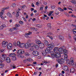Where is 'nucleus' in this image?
I'll return each mask as SVG.
<instances>
[{
	"mask_svg": "<svg viewBox=\"0 0 76 76\" xmlns=\"http://www.w3.org/2000/svg\"><path fill=\"white\" fill-rule=\"evenodd\" d=\"M54 53L55 54V56L57 58H60L61 57V54L63 53V50L62 48H58V47H56L54 49Z\"/></svg>",
	"mask_w": 76,
	"mask_h": 76,
	"instance_id": "nucleus-1",
	"label": "nucleus"
},
{
	"mask_svg": "<svg viewBox=\"0 0 76 76\" xmlns=\"http://www.w3.org/2000/svg\"><path fill=\"white\" fill-rule=\"evenodd\" d=\"M26 43H20V42L19 41H18L17 43V44L19 47L20 48H23V47H25Z\"/></svg>",
	"mask_w": 76,
	"mask_h": 76,
	"instance_id": "nucleus-2",
	"label": "nucleus"
},
{
	"mask_svg": "<svg viewBox=\"0 0 76 76\" xmlns=\"http://www.w3.org/2000/svg\"><path fill=\"white\" fill-rule=\"evenodd\" d=\"M57 61L60 64H64V62H65V60L64 59L61 58L60 59H57Z\"/></svg>",
	"mask_w": 76,
	"mask_h": 76,
	"instance_id": "nucleus-3",
	"label": "nucleus"
},
{
	"mask_svg": "<svg viewBox=\"0 0 76 76\" xmlns=\"http://www.w3.org/2000/svg\"><path fill=\"white\" fill-rule=\"evenodd\" d=\"M9 9V7H7L3 9L2 10H1V12H0V15H3V13H4V10H7V9Z\"/></svg>",
	"mask_w": 76,
	"mask_h": 76,
	"instance_id": "nucleus-4",
	"label": "nucleus"
},
{
	"mask_svg": "<svg viewBox=\"0 0 76 76\" xmlns=\"http://www.w3.org/2000/svg\"><path fill=\"white\" fill-rule=\"evenodd\" d=\"M2 47H6L7 46V44H8V42L4 41L2 42Z\"/></svg>",
	"mask_w": 76,
	"mask_h": 76,
	"instance_id": "nucleus-5",
	"label": "nucleus"
},
{
	"mask_svg": "<svg viewBox=\"0 0 76 76\" xmlns=\"http://www.w3.org/2000/svg\"><path fill=\"white\" fill-rule=\"evenodd\" d=\"M48 46L49 47L48 48L50 50H52V49H53V48H54V45L53 43H52L49 45Z\"/></svg>",
	"mask_w": 76,
	"mask_h": 76,
	"instance_id": "nucleus-6",
	"label": "nucleus"
},
{
	"mask_svg": "<svg viewBox=\"0 0 76 76\" xmlns=\"http://www.w3.org/2000/svg\"><path fill=\"white\" fill-rule=\"evenodd\" d=\"M12 44L11 43H9L7 45V48L8 50H11L12 48Z\"/></svg>",
	"mask_w": 76,
	"mask_h": 76,
	"instance_id": "nucleus-7",
	"label": "nucleus"
},
{
	"mask_svg": "<svg viewBox=\"0 0 76 76\" xmlns=\"http://www.w3.org/2000/svg\"><path fill=\"white\" fill-rule=\"evenodd\" d=\"M33 54L34 55V56H37L39 55V52L36 50L34 51L33 52Z\"/></svg>",
	"mask_w": 76,
	"mask_h": 76,
	"instance_id": "nucleus-8",
	"label": "nucleus"
},
{
	"mask_svg": "<svg viewBox=\"0 0 76 76\" xmlns=\"http://www.w3.org/2000/svg\"><path fill=\"white\" fill-rule=\"evenodd\" d=\"M70 61L71 63V64L72 66H73V65L75 63H74V58L73 57H71L70 58Z\"/></svg>",
	"mask_w": 76,
	"mask_h": 76,
	"instance_id": "nucleus-9",
	"label": "nucleus"
},
{
	"mask_svg": "<svg viewBox=\"0 0 76 76\" xmlns=\"http://www.w3.org/2000/svg\"><path fill=\"white\" fill-rule=\"evenodd\" d=\"M25 44V48L28 49L30 47V44H29V43H26Z\"/></svg>",
	"mask_w": 76,
	"mask_h": 76,
	"instance_id": "nucleus-10",
	"label": "nucleus"
},
{
	"mask_svg": "<svg viewBox=\"0 0 76 76\" xmlns=\"http://www.w3.org/2000/svg\"><path fill=\"white\" fill-rule=\"evenodd\" d=\"M39 47L40 48H43L44 47V44L42 43H41L39 45Z\"/></svg>",
	"mask_w": 76,
	"mask_h": 76,
	"instance_id": "nucleus-11",
	"label": "nucleus"
},
{
	"mask_svg": "<svg viewBox=\"0 0 76 76\" xmlns=\"http://www.w3.org/2000/svg\"><path fill=\"white\" fill-rule=\"evenodd\" d=\"M63 70L64 71H67L68 70V66H64L63 67Z\"/></svg>",
	"mask_w": 76,
	"mask_h": 76,
	"instance_id": "nucleus-12",
	"label": "nucleus"
},
{
	"mask_svg": "<svg viewBox=\"0 0 76 76\" xmlns=\"http://www.w3.org/2000/svg\"><path fill=\"white\" fill-rule=\"evenodd\" d=\"M6 61L8 63H10V62H11V60H10V59L9 57H7L6 58Z\"/></svg>",
	"mask_w": 76,
	"mask_h": 76,
	"instance_id": "nucleus-13",
	"label": "nucleus"
},
{
	"mask_svg": "<svg viewBox=\"0 0 76 76\" xmlns=\"http://www.w3.org/2000/svg\"><path fill=\"white\" fill-rule=\"evenodd\" d=\"M30 47H34L35 45L36 44H35L34 43L31 42L29 43Z\"/></svg>",
	"mask_w": 76,
	"mask_h": 76,
	"instance_id": "nucleus-14",
	"label": "nucleus"
},
{
	"mask_svg": "<svg viewBox=\"0 0 76 76\" xmlns=\"http://www.w3.org/2000/svg\"><path fill=\"white\" fill-rule=\"evenodd\" d=\"M35 42L37 44H39V45L41 44V41L38 39L36 40Z\"/></svg>",
	"mask_w": 76,
	"mask_h": 76,
	"instance_id": "nucleus-15",
	"label": "nucleus"
},
{
	"mask_svg": "<svg viewBox=\"0 0 76 76\" xmlns=\"http://www.w3.org/2000/svg\"><path fill=\"white\" fill-rule=\"evenodd\" d=\"M51 56L52 57H53V58H54V57H55V53H54V52H52L51 53Z\"/></svg>",
	"mask_w": 76,
	"mask_h": 76,
	"instance_id": "nucleus-16",
	"label": "nucleus"
},
{
	"mask_svg": "<svg viewBox=\"0 0 76 76\" xmlns=\"http://www.w3.org/2000/svg\"><path fill=\"white\" fill-rule=\"evenodd\" d=\"M15 55L16 54H15V53H12L10 54L9 56V57H13L14 56H15Z\"/></svg>",
	"mask_w": 76,
	"mask_h": 76,
	"instance_id": "nucleus-17",
	"label": "nucleus"
},
{
	"mask_svg": "<svg viewBox=\"0 0 76 76\" xmlns=\"http://www.w3.org/2000/svg\"><path fill=\"white\" fill-rule=\"evenodd\" d=\"M16 54L15 55V56H12V60H13V61H15L16 60Z\"/></svg>",
	"mask_w": 76,
	"mask_h": 76,
	"instance_id": "nucleus-18",
	"label": "nucleus"
},
{
	"mask_svg": "<svg viewBox=\"0 0 76 76\" xmlns=\"http://www.w3.org/2000/svg\"><path fill=\"white\" fill-rule=\"evenodd\" d=\"M62 47V49H63V51L64 54H66V53H67V50H66L64 49V48H63V47H64V46H63Z\"/></svg>",
	"mask_w": 76,
	"mask_h": 76,
	"instance_id": "nucleus-19",
	"label": "nucleus"
},
{
	"mask_svg": "<svg viewBox=\"0 0 76 76\" xmlns=\"http://www.w3.org/2000/svg\"><path fill=\"white\" fill-rule=\"evenodd\" d=\"M18 57L20 58H23L24 57L23 55L20 54L18 55Z\"/></svg>",
	"mask_w": 76,
	"mask_h": 76,
	"instance_id": "nucleus-20",
	"label": "nucleus"
},
{
	"mask_svg": "<svg viewBox=\"0 0 76 76\" xmlns=\"http://www.w3.org/2000/svg\"><path fill=\"white\" fill-rule=\"evenodd\" d=\"M75 69L74 68H72L70 69V72H71V73H74V72H75Z\"/></svg>",
	"mask_w": 76,
	"mask_h": 76,
	"instance_id": "nucleus-21",
	"label": "nucleus"
},
{
	"mask_svg": "<svg viewBox=\"0 0 76 76\" xmlns=\"http://www.w3.org/2000/svg\"><path fill=\"white\" fill-rule=\"evenodd\" d=\"M7 15L8 16H9L10 17V18H12V15L9 12H8L7 13Z\"/></svg>",
	"mask_w": 76,
	"mask_h": 76,
	"instance_id": "nucleus-22",
	"label": "nucleus"
},
{
	"mask_svg": "<svg viewBox=\"0 0 76 76\" xmlns=\"http://www.w3.org/2000/svg\"><path fill=\"white\" fill-rule=\"evenodd\" d=\"M59 39H60L62 41H63V40H64V37H63V36H62L59 35Z\"/></svg>",
	"mask_w": 76,
	"mask_h": 76,
	"instance_id": "nucleus-23",
	"label": "nucleus"
},
{
	"mask_svg": "<svg viewBox=\"0 0 76 76\" xmlns=\"http://www.w3.org/2000/svg\"><path fill=\"white\" fill-rule=\"evenodd\" d=\"M6 26V25L5 24H3L0 27V30H2L4 28V27Z\"/></svg>",
	"mask_w": 76,
	"mask_h": 76,
	"instance_id": "nucleus-24",
	"label": "nucleus"
},
{
	"mask_svg": "<svg viewBox=\"0 0 76 76\" xmlns=\"http://www.w3.org/2000/svg\"><path fill=\"white\" fill-rule=\"evenodd\" d=\"M6 58H4V57H3V56H1V59L0 61L1 62V61H5V59Z\"/></svg>",
	"mask_w": 76,
	"mask_h": 76,
	"instance_id": "nucleus-25",
	"label": "nucleus"
},
{
	"mask_svg": "<svg viewBox=\"0 0 76 76\" xmlns=\"http://www.w3.org/2000/svg\"><path fill=\"white\" fill-rule=\"evenodd\" d=\"M34 48L36 49L37 50H38L39 49V47L38 45H37V44H35V46H34Z\"/></svg>",
	"mask_w": 76,
	"mask_h": 76,
	"instance_id": "nucleus-26",
	"label": "nucleus"
},
{
	"mask_svg": "<svg viewBox=\"0 0 76 76\" xmlns=\"http://www.w3.org/2000/svg\"><path fill=\"white\" fill-rule=\"evenodd\" d=\"M42 54L44 56H45L47 55V52L45 51H42Z\"/></svg>",
	"mask_w": 76,
	"mask_h": 76,
	"instance_id": "nucleus-27",
	"label": "nucleus"
},
{
	"mask_svg": "<svg viewBox=\"0 0 76 76\" xmlns=\"http://www.w3.org/2000/svg\"><path fill=\"white\" fill-rule=\"evenodd\" d=\"M45 50L46 53H48V54H49V53H51V50H50L47 49Z\"/></svg>",
	"mask_w": 76,
	"mask_h": 76,
	"instance_id": "nucleus-28",
	"label": "nucleus"
},
{
	"mask_svg": "<svg viewBox=\"0 0 76 76\" xmlns=\"http://www.w3.org/2000/svg\"><path fill=\"white\" fill-rule=\"evenodd\" d=\"M31 34H32V32L29 31L28 33H26L25 34V36L26 37V35H30Z\"/></svg>",
	"mask_w": 76,
	"mask_h": 76,
	"instance_id": "nucleus-29",
	"label": "nucleus"
},
{
	"mask_svg": "<svg viewBox=\"0 0 76 76\" xmlns=\"http://www.w3.org/2000/svg\"><path fill=\"white\" fill-rule=\"evenodd\" d=\"M24 54L25 56H29L30 55L29 53L28 52H25Z\"/></svg>",
	"mask_w": 76,
	"mask_h": 76,
	"instance_id": "nucleus-30",
	"label": "nucleus"
},
{
	"mask_svg": "<svg viewBox=\"0 0 76 76\" xmlns=\"http://www.w3.org/2000/svg\"><path fill=\"white\" fill-rule=\"evenodd\" d=\"M16 12L17 13L16 14V17L18 18L19 16V11L17 10Z\"/></svg>",
	"mask_w": 76,
	"mask_h": 76,
	"instance_id": "nucleus-31",
	"label": "nucleus"
},
{
	"mask_svg": "<svg viewBox=\"0 0 76 76\" xmlns=\"http://www.w3.org/2000/svg\"><path fill=\"white\" fill-rule=\"evenodd\" d=\"M44 42L46 45H48V42L46 40L44 41Z\"/></svg>",
	"mask_w": 76,
	"mask_h": 76,
	"instance_id": "nucleus-32",
	"label": "nucleus"
},
{
	"mask_svg": "<svg viewBox=\"0 0 76 76\" xmlns=\"http://www.w3.org/2000/svg\"><path fill=\"white\" fill-rule=\"evenodd\" d=\"M71 2L72 3H73V4H75L76 3V0H72L71 1Z\"/></svg>",
	"mask_w": 76,
	"mask_h": 76,
	"instance_id": "nucleus-33",
	"label": "nucleus"
},
{
	"mask_svg": "<svg viewBox=\"0 0 76 76\" xmlns=\"http://www.w3.org/2000/svg\"><path fill=\"white\" fill-rule=\"evenodd\" d=\"M73 32L74 34H75V35H76V29L74 28L73 29Z\"/></svg>",
	"mask_w": 76,
	"mask_h": 76,
	"instance_id": "nucleus-34",
	"label": "nucleus"
},
{
	"mask_svg": "<svg viewBox=\"0 0 76 76\" xmlns=\"http://www.w3.org/2000/svg\"><path fill=\"white\" fill-rule=\"evenodd\" d=\"M58 10L60 11V12H64V10H63V9H61V8L58 7Z\"/></svg>",
	"mask_w": 76,
	"mask_h": 76,
	"instance_id": "nucleus-35",
	"label": "nucleus"
},
{
	"mask_svg": "<svg viewBox=\"0 0 76 76\" xmlns=\"http://www.w3.org/2000/svg\"><path fill=\"white\" fill-rule=\"evenodd\" d=\"M4 65L3 64H1L0 63V68H3L4 67Z\"/></svg>",
	"mask_w": 76,
	"mask_h": 76,
	"instance_id": "nucleus-36",
	"label": "nucleus"
},
{
	"mask_svg": "<svg viewBox=\"0 0 76 76\" xmlns=\"http://www.w3.org/2000/svg\"><path fill=\"white\" fill-rule=\"evenodd\" d=\"M25 50L23 49L20 50V54H24Z\"/></svg>",
	"mask_w": 76,
	"mask_h": 76,
	"instance_id": "nucleus-37",
	"label": "nucleus"
},
{
	"mask_svg": "<svg viewBox=\"0 0 76 76\" xmlns=\"http://www.w3.org/2000/svg\"><path fill=\"white\" fill-rule=\"evenodd\" d=\"M13 29L14 30V31H18V28L16 27H14L13 28Z\"/></svg>",
	"mask_w": 76,
	"mask_h": 76,
	"instance_id": "nucleus-38",
	"label": "nucleus"
},
{
	"mask_svg": "<svg viewBox=\"0 0 76 76\" xmlns=\"http://www.w3.org/2000/svg\"><path fill=\"white\" fill-rule=\"evenodd\" d=\"M53 12H54V11H53L50 12L48 14V15L49 16H51L52 14V13H53Z\"/></svg>",
	"mask_w": 76,
	"mask_h": 76,
	"instance_id": "nucleus-39",
	"label": "nucleus"
},
{
	"mask_svg": "<svg viewBox=\"0 0 76 76\" xmlns=\"http://www.w3.org/2000/svg\"><path fill=\"white\" fill-rule=\"evenodd\" d=\"M27 61H29V62H32V61H33V60L32 59H28Z\"/></svg>",
	"mask_w": 76,
	"mask_h": 76,
	"instance_id": "nucleus-40",
	"label": "nucleus"
},
{
	"mask_svg": "<svg viewBox=\"0 0 76 76\" xmlns=\"http://www.w3.org/2000/svg\"><path fill=\"white\" fill-rule=\"evenodd\" d=\"M65 56H64V58L65 60H66V59H67L68 58V56L66 54H65Z\"/></svg>",
	"mask_w": 76,
	"mask_h": 76,
	"instance_id": "nucleus-41",
	"label": "nucleus"
},
{
	"mask_svg": "<svg viewBox=\"0 0 76 76\" xmlns=\"http://www.w3.org/2000/svg\"><path fill=\"white\" fill-rule=\"evenodd\" d=\"M66 61L67 64H70V60L69 59H66Z\"/></svg>",
	"mask_w": 76,
	"mask_h": 76,
	"instance_id": "nucleus-42",
	"label": "nucleus"
},
{
	"mask_svg": "<svg viewBox=\"0 0 76 76\" xmlns=\"http://www.w3.org/2000/svg\"><path fill=\"white\" fill-rule=\"evenodd\" d=\"M71 17H72L73 18H76V16L74 15H71Z\"/></svg>",
	"mask_w": 76,
	"mask_h": 76,
	"instance_id": "nucleus-43",
	"label": "nucleus"
},
{
	"mask_svg": "<svg viewBox=\"0 0 76 76\" xmlns=\"http://www.w3.org/2000/svg\"><path fill=\"white\" fill-rule=\"evenodd\" d=\"M2 56L3 57H4V58H6L7 57V56H6V55L5 54H2Z\"/></svg>",
	"mask_w": 76,
	"mask_h": 76,
	"instance_id": "nucleus-44",
	"label": "nucleus"
},
{
	"mask_svg": "<svg viewBox=\"0 0 76 76\" xmlns=\"http://www.w3.org/2000/svg\"><path fill=\"white\" fill-rule=\"evenodd\" d=\"M23 63H25L26 62L28 61V59H24V60H23Z\"/></svg>",
	"mask_w": 76,
	"mask_h": 76,
	"instance_id": "nucleus-45",
	"label": "nucleus"
},
{
	"mask_svg": "<svg viewBox=\"0 0 76 76\" xmlns=\"http://www.w3.org/2000/svg\"><path fill=\"white\" fill-rule=\"evenodd\" d=\"M17 54H20V50H18L17 52Z\"/></svg>",
	"mask_w": 76,
	"mask_h": 76,
	"instance_id": "nucleus-46",
	"label": "nucleus"
},
{
	"mask_svg": "<svg viewBox=\"0 0 76 76\" xmlns=\"http://www.w3.org/2000/svg\"><path fill=\"white\" fill-rule=\"evenodd\" d=\"M64 14L65 15H66V16H67L68 17L69 16V15L68 13H67V12H65Z\"/></svg>",
	"mask_w": 76,
	"mask_h": 76,
	"instance_id": "nucleus-47",
	"label": "nucleus"
},
{
	"mask_svg": "<svg viewBox=\"0 0 76 76\" xmlns=\"http://www.w3.org/2000/svg\"><path fill=\"white\" fill-rule=\"evenodd\" d=\"M19 23H20V24H21V25H23V22L21 21H19Z\"/></svg>",
	"mask_w": 76,
	"mask_h": 76,
	"instance_id": "nucleus-48",
	"label": "nucleus"
},
{
	"mask_svg": "<svg viewBox=\"0 0 76 76\" xmlns=\"http://www.w3.org/2000/svg\"><path fill=\"white\" fill-rule=\"evenodd\" d=\"M42 63H44V64H46L48 63V62L47 61H44L42 62Z\"/></svg>",
	"mask_w": 76,
	"mask_h": 76,
	"instance_id": "nucleus-49",
	"label": "nucleus"
},
{
	"mask_svg": "<svg viewBox=\"0 0 76 76\" xmlns=\"http://www.w3.org/2000/svg\"><path fill=\"white\" fill-rule=\"evenodd\" d=\"M2 15H0V16L1 17V19H2L3 20L4 19V18L3 17V16H2Z\"/></svg>",
	"mask_w": 76,
	"mask_h": 76,
	"instance_id": "nucleus-50",
	"label": "nucleus"
},
{
	"mask_svg": "<svg viewBox=\"0 0 76 76\" xmlns=\"http://www.w3.org/2000/svg\"><path fill=\"white\" fill-rule=\"evenodd\" d=\"M73 38L76 41V35H75L73 36Z\"/></svg>",
	"mask_w": 76,
	"mask_h": 76,
	"instance_id": "nucleus-51",
	"label": "nucleus"
},
{
	"mask_svg": "<svg viewBox=\"0 0 76 76\" xmlns=\"http://www.w3.org/2000/svg\"><path fill=\"white\" fill-rule=\"evenodd\" d=\"M51 8H52V9H54L55 8V6H54L52 5V6H51Z\"/></svg>",
	"mask_w": 76,
	"mask_h": 76,
	"instance_id": "nucleus-52",
	"label": "nucleus"
},
{
	"mask_svg": "<svg viewBox=\"0 0 76 76\" xmlns=\"http://www.w3.org/2000/svg\"><path fill=\"white\" fill-rule=\"evenodd\" d=\"M56 14L57 15H58V14H59V12H58L56 11Z\"/></svg>",
	"mask_w": 76,
	"mask_h": 76,
	"instance_id": "nucleus-53",
	"label": "nucleus"
},
{
	"mask_svg": "<svg viewBox=\"0 0 76 76\" xmlns=\"http://www.w3.org/2000/svg\"><path fill=\"white\" fill-rule=\"evenodd\" d=\"M48 28H50L51 27V24H50L49 23L48 24Z\"/></svg>",
	"mask_w": 76,
	"mask_h": 76,
	"instance_id": "nucleus-54",
	"label": "nucleus"
},
{
	"mask_svg": "<svg viewBox=\"0 0 76 76\" xmlns=\"http://www.w3.org/2000/svg\"><path fill=\"white\" fill-rule=\"evenodd\" d=\"M49 38L51 39V40H53V37L51 36H49Z\"/></svg>",
	"mask_w": 76,
	"mask_h": 76,
	"instance_id": "nucleus-55",
	"label": "nucleus"
},
{
	"mask_svg": "<svg viewBox=\"0 0 76 76\" xmlns=\"http://www.w3.org/2000/svg\"><path fill=\"white\" fill-rule=\"evenodd\" d=\"M4 51V50L3 49L1 50H0V53H3Z\"/></svg>",
	"mask_w": 76,
	"mask_h": 76,
	"instance_id": "nucleus-56",
	"label": "nucleus"
},
{
	"mask_svg": "<svg viewBox=\"0 0 76 76\" xmlns=\"http://www.w3.org/2000/svg\"><path fill=\"white\" fill-rule=\"evenodd\" d=\"M36 5L37 6H39V3L38 2H37L36 3Z\"/></svg>",
	"mask_w": 76,
	"mask_h": 76,
	"instance_id": "nucleus-57",
	"label": "nucleus"
},
{
	"mask_svg": "<svg viewBox=\"0 0 76 76\" xmlns=\"http://www.w3.org/2000/svg\"><path fill=\"white\" fill-rule=\"evenodd\" d=\"M37 27H38V28H41V27H42V25H37Z\"/></svg>",
	"mask_w": 76,
	"mask_h": 76,
	"instance_id": "nucleus-58",
	"label": "nucleus"
},
{
	"mask_svg": "<svg viewBox=\"0 0 76 76\" xmlns=\"http://www.w3.org/2000/svg\"><path fill=\"white\" fill-rule=\"evenodd\" d=\"M44 9V7H41L40 8L39 10H43V9Z\"/></svg>",
	"mask_w": 76,
	"mask_h": 76,
	"instance_id": "nucleus-59",
	"label": "nucleus"
},
{
	"mask_svg": "<svg viewBox=\"0 0 76 76\" xmlns=\"http://www.w3.org/2000/svg\"><path fill=\"white\" fill-rule=\"evenodd\" d=\"M12 6L13 7H15L16 6V4L15 3H14L12 4Z\"/></svg>",
	"mask_w": 76,
	"mask_h": 76,
	"instance_id": "nucleus-60",
	"label": "nucleus"
},
{
	"mask_svg": "<svg viewBox=\"0 0 76 76\" xmlns=\"http://www.w3.org/2000/svg\"><path fill=\"white\" fill-rule=\"evenodd\" d=\"M31 6L32 7H35V5H34V4L33 3L32 4Z\"/></svg>",
	"mask_w": 76,
	"mask_h": 76,
	"instance_id": "nucleus-61",
	"label": "nucleus"
},
{
	"mask_svg": "<svg viewBox=\"0 0 76 76\" xmlns=\"http://www.w3.org/2000/svg\"><path fill=\"white\" fill-rule=\"evenodd\" d=\"M25 7L26 6L25 5H23L22 7V9H25Z\"/></svg>",
	"mask_w": 76,
	"mask_h": 76,
	"instance_id": "nucleus-62",
	"label": "nucleus"
},
{
	"mask_svg": "<svg viewBox=\"0 0 76 76\" xmlns=\"http://www.w3.org/2000/svg\"><path fill=\"white\" fill-rule=\"evenodd\" d=\"M33 10H34V9L33 8H31V11H32Z\"/></svg>",
	"mask_w": 76,
	"mask_h": 76,
	"instance_id": "nucleus-63",
	"label": "nucleus"
},
{
	"mask_svg": "<svg viewBox=\"0 0 76 76\" xmlns=\"http://www.w3.org/2000/svg\"><path fill=\"white\" fill-rule=\"evenodd\" d=\"M59 76H64V75L61 74H60V75H59Z\"/></svg>",
	"mask_w": 76,
	"mask_h": 76,
	"instance_id": "nucleus-64",
	"label": "nucleus"
}]
</instances>
